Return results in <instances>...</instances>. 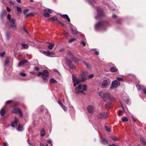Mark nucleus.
Wrapping results in <instances>:
<instances>
[{
  "mask_svg": "<svg viewBox=\"0 0 146 146\" xmlns=\"http://www.w3.org/2000/svg\"><path fill=\"white\" fill-rule=\"evenodd\" d=\"M23 126H21L20 125H19L18 128L17 130L19 131H22L23 130Z\"/></svg>",
  "mask_w": 146,
  "mask_h": 146,
  "instance_id": "nucleus-25",
  "label": "nucleus"
},
{
  "mask_svg": "<svg viewBox=\"0 0 146 146\" xmlns=\"http://www.w3.org/2000/svg\"><path fill=\"white\" fill-rule=\"evenodd\" d=\"M42 53L44 54H45L46 56L47 55V51H45L42 50Z\"/></svg>",
  "mask_w": 146,
  "mask_h": 146,
  "instance_id": "nucleus-57",
  "label": "nucleus"
},
{
  "mask_svg": "<svg viewBox=\"0 0 146 146\" xmlns=\"http://www.w3.org/2000/svg\"><path fill=\"white\" fill-rule=\"evenodd\" d=\"M93 50L95 54L96 55H98L99 54V52L97 51L95 49H94Z\"/></svg>",
  "mask_w": 146,
  "mask_h": 146,
  "instance_id": "nucleus-48",
  "label": "nucleus"
},
{
  "mask_svg": "<svg viewBox=\"0 0 146 146\" xmlns=\"http://www.w3.org/2000/svg\"><path fill=\"white\" fill-rule=\"evenodd\" d=\"M18 109H19L18 108L14 109L13 111V112L15 113H18V111L17 110Z\"/></svg>",
  "mask_w": 146,
  "mask_h": 146,
  "instance_id": "nucleus-44",
  "label": "nucleus"
},
{
  "mask_svg": "<svg viewBox=\"0 0 146 146\" xmlns=\"http://www.w3.org/2000/svg\"><path fill=\"white\" fill-rule=\"evenodd\" d=\"M50 82L51 83H56L57 82V81L56 80H55V79H54L53 78L50 79Z\"/></svg>",
  "mask_w": 146,
  "mask_h": 146,
  "instance_id": "nucleus-34",
  "label": "nucleus"
},
{
  "mask_svg": "<svg viewBox=\"0 0 146 146\" xmlns=\"http://www.w3.org/2000/svg\"><path fill=\"white\" fill-rule=\"evenodd\" d=\"M62 17L64 19L66 18L69 22H70V19L67 15H62Z\"/></svg>",
  "mask_w": 146,
  "mask_h": 146,
  "instance_id": "nucleus-22",
  "label": "nucleus"
},
{
  "mask_svg": "<svg viewBox=\"0 0 146 146\" xmlns=\"http://www.w3.org/2000/svg\"><path fill=\"white\" fill-rule=\"evenodd\" d=\"M99 96L103 98H105L110 100L111 98V95L107 93H104L102 91H100L98 93Z\"/></svg>",
  "mask_w": 146,
  "mask_h": 146,
  "instance_id": "nucleus-4",
  "label": "nucleus"
},
{
  "mask_svg": "<svg viewBox=\"0 0 146 146\" xmlns=\"http://www.w3.org/2000/svg\"><path fill=\"white\" fill-rule=\"evenodd\" d=\"M49 73L46 70H44L42 71V76L48 77V76Z\"/></svg>",
  "mask_w": 146,
  "mask_h": 146,
  "instance_id": "nucleus-14",
  "label": "nucleus"
},
{
  "mask_svg": "<svg viewBox=\"0 0 146 146\" xmlns=\"http://www.w3.org/2000/svg\"><path fill=\"white\" fill-rule=\"evenodd\" d=\"M5 113V110L4 109H2L0 111V114L2 116H3Z\"/></svg>",
  "mask_w": 146,
  "mask_h": 146,
  "instance_id": "nucleus-29",
  "label": "nucleus"
},
{
  "mask_svg": "<svg viewBox=\"0 0 146 146\" xmlns=\"http://www.w3.org/2000/svg\"><path fill=\"white\" fill-rule=\"evenodd\" d=\"M9 61L8 59H7L5 63V65H7L9 64Z\"/></svg>",
  "mask_w": 146,
  "mask_h": 146,
  "instance_id": "nucleus-50",
  "label": "nucleus"
},
{
  "mask_svg": "<svg viewBox=\"0 0 146 146\" xmlns=\"http://www.w3.org/2000/svg\"><path fill=\"white\" fill-rule=\"evenodd\" d=\"M120 82L117 80H114L112 83L110 88L111 89L115 88L120 86Z\"/></svg>",
  "mask_w": 146,
  "mask_h": 146,
  "instance_id": "nucleus-5",
  "label": "nucleus"
},
{
  "mask_svg": "<svg viewBox=\"0 0 146 146\" xmlns=\"http://www.w3.org/2000/svg\"><path fill=\"white\" fill-rule=\"evenodd\" d=\"M12 101V100H8V101H7L6 102V104H9L10 103H11V102Z\"/></svg>",
  "mask_w": 146,
  "mask_h": 146,
  "instance_id": "nucleus-54",
  "label": "nucleus"
},
{
  "mask_svg": "<svg viewBox=\"0 0 146 146\" xmlns=\"http://www.w3.org/2000/svg\"><path fill=\"white\" fill-rule=\"evenodd\" d=\"M110 71L112 72H116L117 69L114 67H112L110 69Z\"/></svg>",
  "mask_w": 146,
  "mask_h": 146,
  "instance_id": "nucleus-30",
  "label": "nucleus"
},
{
  "mask_svg": "<svg viewBox=\"0 0 146 146\" xmlns=\"http://www.w3.org/2000/svg\"><path fill=\"white\" fill-rule=\"evenodd\" d=\"M128 120V119L125 117H123L122 118V121L123 122L127 121Z\"/></svg>",
  "mask_w": 146,
  "mask_h": 146,
  "instance_id": "nucleus-37",
  "label": "nucleus"
},
{
  "mask_svg": "<svg viewBox=\"0 0 146 146\" xmlns=\"http://www.w3.org/2000/svg\"><path fill=\"white\" fill-rule=\"evenodd\" d=\"M6 9H7V11L8 12H10L11 11V9L9 7H6Z\"/></svg>",
  "mask_w": 146,
  "mask_h": 146,
  "instance_id": "nucleus-60",
  "label": "nucleus"
},
{
  "mask_svg": "<svg viewBox=\"0 0 146 146\" xmlns=\"http://www.w3.org/2000/svg\"><path fill=\"white\" fill-rule=\"evenodd\" d=\"M54 54V53L52 52L49 51H47V53L46 56L50 57H52L53 56Z\"/></svg>",
  "mask_w": 146,
  "mask_h": 146,
  "instance_id": "nucleus-19",
  "label": "nucleus"
},
{
  "mask_svg": "<svg viewBox=\"0 0 146 146\" xmlns=\"http://www.w3.org/2000/svg\"><path fill=\"white\" fill-rule=\"evenodd\" d=\"M87 110L89 113H93L94 112L95 108L93 106L89 105L87 107Z\"/></svg>",
  "mask_w": 146,
  "mask_h": 146,
  "instance_id": "nucleus-10",
  "label": "nucleus"
},
{
  "mask_svg": "<svg viewBox=\"0 0 146 146\" xmlns=\"http://www.w3.org/2000/svg\"><path fill=\"white\" fill-rule=\"evenodd\" d=\"M69 54L72 60L75 63H76L78 62V60L76 58L74 57L73 55H72V53L71 52H69Z\"/></svg>",
  "mask_w": 146,
  "mask_h": 146,
  "instance_id": "nucleus-13",
  "label": "nucleus"
},
{
  "mask_svg": "<svg viewBox=\"0 0 146 146\" xmlns=\"http://www.w3.org/2000/svg\"><path fill=\"white\" fill-rule=\"evenodd\" d=\"M58 22L60 24H61L63 26H64V23H62V22L61 21H58Z\"/></svg>",
  "mask_w": 146,
  "mask_h": 146,
  "instance_id": "nucleus-63",
  "label": "nucleus"
},
{
  "mask_svg": "<svg viewBox=\"0 0 146 146\" xmlns=\"http://www.w3.org/2000/svg\"><path fill=\"white\" fill-rule=\"evenodd\" d=\"M142 90L143 91V92L146 94V88H142Z\"/></svg>",
  "mask_w": 146,
  "mask_h": 146,
  "instance_id": "nucleus-59",
  "label": "nucleus"
},
{
  "mask_svg": "<svg viewBox=\"0 0 146 146\" xmlns=\"http://www.w3.org/2000/svg\"><path fill=\"white\" fill-rule=\"evenodd\" d=\"M61 107L65 111H67V107L63 105Z\"/></svg>",
  "mask_w": 146,
  "mask_h": 146,
  "instance_id": "nucleus-41",
  "label": "nucleus"
},
{
  "mask_svg": "<svg viewBox=\"0 0 146 146\" xmlns=\"http://www.w3.org/2000/svg\"><path fill=\"white\" fill-rule=\"evenodd\" d=\"M21 45L25 48H27L28 47V45L26 44H22Z\"/></svg>",
  "mask_w": 146,
  "mask_h": 146,
  "instance_id": "nucleus-36",
  "label": "nucleus"
},
{
  "mask_svg": "<svg viewBox=\"0 0 146 146\" xmlns=\"http://www.w3.org/2000/svg\"><path fill=\"white\" fill-rule=\"evenodd\" d=\"M117 80L119 81L123 82V78L120 77H118L117 78Z\"/></svg>",
  "mask_w": 146,
  "mask_h": 146,
  "instance_id": "nucleus-45",
  "label": "nucleus"
},
{
  "mask_svg": "<svg viewBox=\"0 0 146 146\" xmlns=\"http://www.w3.org/2000/svg\"><path fill=\"white\" fill-rule=\"evenodd\" d=\"M87 86L86 85H83V90L85 91H86L87 90Z\"/></svg>",
  "mask_w": 146,
  "mask_h": 146,
  "instance_id": "nucleus-43",
  "label": "nucleus"
},
{
  "mask_svg": "<svg viewBox=\"0 0 146 146\" xmlns=\"http://www.w3.org/2000/svg\"><path fill=\"white\" fill-rule=\"evenodd\" d=\"M85 76H84L82 78V79L80 80L79 78L76 79V77L74 75H72V79L73 83H74V86H75L76 84H79L81 82H83L85 80Z\"/></svg>",
  "mask_w": 146,
  "mask_h": 146,
  "instance_id": "nucleus-3",
  "label": "nucleus"
},
{
  "mask_svg": "<svg viewBox=\"0 0 146 146\" xmlns=\"http://www.w3.org/2000/svg\"><path fill=\"white\" fill-rule=\"evenodd\" d=\"M97 16L95 17L96 19H97L100 17L103 16L104 15V13L102 10L100 8H97Z\"/></svg>",
  "mask_w": 146,
  "mask_h": 146,
  "instance_id": "nucleus-6",
  "label": "nucleus"
},
{
  "mask_svg": "<svg viewBox=\"0 0 146 146\" xmlns=\"http://www.w3.org/2000/svg\"><path fill=\"white\" fill-rule=\"evenodd\" d=\"M20 74L21 75L25 77L26 76V74L24 72H21Z\"/></svg>",
  "mask_w": 146,
  "mask_h": 146,
  "instance_id": "nucleus-46",
  "label": "nucleus"
},
{
  "mask_svg": "<svg viewBox=\"0 0 146 146\" xmlns=\"http://www.w3.org/2000/svg\"><path fill=\"white\" fill-rule=\"evenodd\" d=\"M49 20L52 21H54V20L57 21V19L56 17H54L50 18Z\"/></svg>",
  "mask_w": 146,
  "mask_h": 146,
  "instance_id": "nucleus-35",
  "label": "nucleus"
},
{
  "mask_svg": "<svg viewBox=\"0 0 146 146\" xmlns=\"http://www.w3.org/2000/svg\"><path fill=\"white\" fill-rule=\"evenodd\" d=\"M7 19L9 20V27L14 28L16 30V20L13 18H11V15L9 14L7 15Z\"/></svg>",
  "mask_w": 146,
  "mask_h": 146,
  "instance_id": "nucleus-1",
  "label": "nucleus"
},
{
  "mask_svg": "<svg viewBox=\"0 0 146 146\" xmlns=\"http://www.w3.org/2000/svg\"><path fill=\"white\" fill-rule=\"evenodd\" d=\"M45 131L43 129H42L41 131L40 135L41 136H42L44 135H45Z\"/></svg>",
  "mask_w": 146,
  "mask_h": 146,
  "instance_id": "nucleus-28",
  "label": "nucleus"
},
{
  "mask_svg": "<svg viewBox=\"0 0 146 146\" xmlns=\"http://www.w3.org/2000/svg\"><path fill=\"white\" fill-rule=\"evenodd\" d=\"M47 77H44L43 76H42V79L43 82L44 83H46L48 82V79L47 78Z\"/></svg>",
  "mask_w": 146,
  "mask_h": 146,
  "instance_id": "nucleus-23",
  "label": "nucleus"
},
{
  "mask_svg": "<svg viewBox=\"0 0 146 146\" xmlns=\"http://www.w3.org/2000/svg\"><path fill=\"white\" fill-rule=\"evenodd\" d=\"M101 143L104 145H106L108 144L107 141L104 138H101Z\"/></svg>",
  "mask_w": 146,
  "mask_h": 146,
  "instance_id": "nucleus-17",
  "label": "nucleus"
},
{
  "mask_svg": "<svg viewBox=\"0 0 146 146\" xmlns=\"http://www.w3.org/2000/svg\"><path fill=\"white\" fill-rule=\"evenodd\" d=\"M108 25V23L103 22H99L95 25V28L96 30L98 31L100 29L105 27Z\"/></svg>",
  "mask_w": 146,
  "mask_h": 146,
  "instance_id": "nucleus-2",
  "label": "nucleus"
},
{
  "mask_svg": "<svg viewBox=\"0 0 146 146\" xmlns=\"http://www.w3.org/2000/svg\"><path fill=\"white\" fill-rule=\"evenodd\" d=\"M111 106V103L110 102H107L105 105V108L106 109H109Z\"/></svg>",
  "mask_w": 146,
  "mask_h": 146,
  "instance_id": "nucleus-20",
  "label": "nucleus"
},
{
  "mask_svg": "<svg viewBox=\"0 0 146 146\" xmlns=\"http://www.w3.org/2000/svg\"><path fill=\"white\" fill-rule=\"evenodd\" d=\"M17 12L19 13H21L22 12L21 8V7H17Z\"/></svg>",
  "mask_w": 146,
  "mask_h": 146,
  "instance_id": "nucleus-40",
  "label": "nucleus"
},
{
  "mask_svg": "<svg viewBox=\"0 0 146 146\" xmlns=\"http://www.w3.org/2000/svg\"><path fill=\"white\" fill-rule=\"evenodd\" d=\"M95 3V1L93 0L92 2L89 1V3L92 6H94L93 4Z\"/></svg>",
  "mask_w": 146,
  "mask_h": 146,
  "instance_id": "nucleus-42",
  "label": "nucleus"
},
{
  "mask_svg": "<svg viewBox=\"0 0 146 146\" xmlns=\"http://www.w3.org/2000/svg\"><path fill=\"white\" fill-rule=\"evenodd\" d=\"M108 85V82L107 80H104L102 83V88H105Z\"/></svg>",
  "mask_w": 146,
  "mask_h": 146,
  "instance_id": "nucleus-15",
  "label": "nucleus"
},
{
  "mask_svg": "<svg viewBox=\"0 0 146 146\" xmlns=\"http://www.w3.org/2000/svg\"><path fill=\"white\" fill-rule=\"evenodd\" d=\"M140 141L141 143L143 145H145L146 144L145 141L144 139L143 138H141Z\"/></svg>",
  "mask_w": 146,
  "mask_h": 146,
  "instance_id": "nucleus-27",
  "label": "nucleus"
},
{
  "mask_svg": "<svg viewBox=\"0 0 146 146\" xmlns=\"http://www.w3.org/2000/svg\"><path fill=\"white\" fill-rule=\"evenodd\" d=\"M8 145L7 143L4 142L3 143V146H7Z\"/></svg>",
  "mask_w": 146,
  "mask_h": 146,
  "instance_id": "nucleus-61",
  "label": "nucleus"
},
{
  "mask_svg": "<svg viewBox=\"0 0 146 146\" xmlns=\"http://www.w3.org/2000/svg\"><path fill=\"white\" fill-rule=\"evenodd\" d=\"M42 53L44 54H45L46 56L47 55V51H45L42 50Z\"/></svg>",
  "mask_w": 146,
  "mask_h": 146,
  "instance_id": "nucleus-58",
  "label": "nucleus"
},
{
  "mask_svg": "<svg viewBox=\"0 0 146 146\" xmlns=\"http://www.w3.org/2000/svg\"><path fill=\"white\" fill-rule=\"evenodd\" d=\"M67 65L71 68H75V66H74L72 62L70 60H68L67 62Z\"/></svg>",
  "mask_w": 146,
  "mask_h": 146,
  "instance_id": "nucleus-12",
  "label": "nucleus"
},
{
  "mask_svg": "<svg viewBox=\"0 0 146 146\" xmlns=\"http://www.w3.org/2000/svg\"><path fill=\"white\" fill-rule=\"evenodd\" d=\"M87 73V72L86 71H85L83 72L82 73V74H80V76L81 78V79H82V78L83 77V76H85V79L86 77V74Z\"/></svg>",
  "mask_w": 146,
  "mask_h": 146,
  "instance_id": "nucleus-24",
  "label": "nucleus"
},
{
  "mask_svg": "<svg viewBox=\"0 0 146 146\" xmlns=\"http://www.w3.org/2000/svg\"><path fill=\"white\" fill-rule=\"evenodd\" d=\"M43 11L44 12V16L47 17H50V14L48 13H52V10L49 9H44Z\"/></svg>",
  "mask_w": 146,
  "mask_h": 146,
  "instance_id": "nucleus-8",
  "label": "nucleus"
},
{
  "mask_svg": "<svg viewBox=\"0 0 146 146\" xmlns=\"http://www.w3.org/2000/svg\"><path fill=\"white\" fill-rule=\"evenodd\" d=\"M34 14L32 13H29L26 15V16L27 17H29L31 16H34Z\"/></svg>",
  "mask_w": 146,
  "mask_h": 146,
  "instance_id": "nucleus-33",
  "label": "nucleus"
},
{
  "mask_svg": "<svg viewBox=\"0 0 146 146\" xmlns=\"http://www.w3.org/2000/svg\"><path fill=\"white\" fill-rule=\"evenodd\" d=\"M29 11V10L28 9H26L24 11V14L25 15Z\"/></svg>",
  "mask_w": 146,
  "mask_h": 146,
  "instance_id": "nucleus-52",
  "label": "nucleus"
},
{
  "mask_svg": "<svg viewBox=\"0 0 146 146\" xmlns=\"http://www.w3.org/2000/svg\"><path fill=\"white\" fill-rule=\"evenodd\" d=\"M136 87H137V88L138 90H139L141 89V86L139 85H137L136 86Z\"/></svg>",
  "mask_w": 146,
  "mask_h": 146,
  "instance_id": "nucleus-53",
  "label": "nucleus"
},
{
  "mask_svg": "<svg viewBox=\"0 0 146 146\" xmlns=\"http://www.w3.org/2000/svg\"><path fill=\"white\" fill-rule=\"evenodd\" d=\"M76 40V39L72 38V39L70 40L69 41V43H71Z\"/></svg>",
  "mask_w": 146,
  "mask_h": 146,
  "instance_id": "nucleus-47",
  "label": "nucleus"
},
{
  "mask_svg": "<svg viewBox=\"0 0 146 146\" xmlns=\"http://www.w3.org/2000/svg\"><path fill=\"white\" fill-rule=\"evenodd\" d=\"M41 75H42V72H39L37 74V76H40Z\"/></svg>",
  "mask_w": 146,
  "mask_h": 146,
  "instance_id": "nucleus-55",
  "label": "nucleus"
},
{
  "mask_svg": "<svg viewBox=\"0 0 146 146\" xmlns=\"http://www.w3.org/2000/svg\"><path fill=\"white\" fill-rule=\"evenodd\" d=\"M110 137L113 141H118L119 139L117 137H113L111 136V137Z\"/></svg>",
  "mask_w": 146,
  "mask_h": 146,
  "instance_id": "nucleus-31",
  "label": "nucleus"
},
{
  "mask_svg": "<svg viewBox=\"0 0 146 146\" xmlns=\"http://www.w3.org/2000/svg\"><path fill=\"white\" fill-rule=\"evenodd\" d=\"M35 69L36 71H39V68L38 67H36L35 68Z\"/></svg>",
  "mask_w": 146,
  "mask_h": 146,
  "instance_id": "nucleus-62",
  "label": "nucleus"
},
{
  "mask_svg": "<svg viewBox=\"0 0 146 146\" xmlns=\"http://www.w3.org/2000/svg\"><path fill=\"white\" fill-rule=\"evenodd\" d=\"M5 54V52H4L3 53H1L0 54V56L1 57H3L4 56Z\"/></svg>",
  "mask_w": 146,
  "mask_h": 146,
  "instance_id": "nucleus-51",
  "label": "nucleus"
},
{
  "mask_svg": "<svg viewBox=\"0 0 146 146\" xmlns=\"http://www.w3.org/2000/svg\"><path fill=\"white\" fill-rule=\"evenodd\" d=\"M6 11L5 9L2 10L1 15V17L2 19L4 16L6 15Z\"/></svg>",
  "mask_w": 146,
  "mask_h": 146,
  "instance_id": "nucleus-18",
  "label": "nucleus"
},
{
  "mask_svg": "<svg viewBox=\"0 0 146 146\" xmlns=\"http://www.w3.org/2000/svg\"><path fill=\"white\" fill-rule=\"evenodd\" d=\"M71 31L72 32V34L73 35H75L78 33V32L76 30H74L73 29H71Z\"/></svg>",
  "mask_w": 146,
  "mask_h": 146,
  "instance_id": "nucleus-26",
  "label": "nucleus"
},
{
  "mask_svg": "<svg viewBox=\"0 0 146 146\" xmlns=\"http://www.w3.org/2000/svg\"><path fill=\"white\" fill-rule=\"evenodd\" d=\"M48 145L47 144H46L45 145H43L42 143H40V146H48Z\"/></svg>",
  "mask_w": 146,
  "mask_h": 146,
  "instance_id": "nucleus-64",
  "label": "nucleus"
},
{
  "mask_svg": "<svg viewBox=\"0 0 146 146\" xmlns=\"http://www.w3.org/2000/svg\"><path fill=\"white\" fill-rule=\"evenodd\" d=\"M17 110L18 111V113H19V115L21 117H22L23 116V114L21 110L20 109H18Z\"/></svg>",
  "mask_w": 146,
  "mask_h": 146,
  "instance_id": "nucleus-32",
  "label": "nucleus"
},
{
  "mask_svg": "<svg viewBox=\"0 0 146 146\" xmlns=\"http://www.w3.org/2000/svg\"><path fill=\"white\" fill-rule=\"evenodd\" d=\"M105 128L106 130L110 132L111 131L110 128L107 126H105Z\"/></svg>",
  "mask_w": 146,
  "mask_h": 146,
  "instance_id": "nucleus-38",
  "label": "nucleus"
},
{
  "mask_svg": "<svg viewBox=\"0 0 146 146\" xmlns=\"http://www.w3.org/2000/svg\"><path fill=\"white\" fill-rule=\"evenodd\" d=\"M83 63L88 68H91V67L90 66V65L87 63H86V62L84 61L83 62Z\"/></svg>",
  "mask_w": 146,
  "mask_h": 146,
  "instance_id": "nucleus-39",
  "label": "nucleus"
},
{
  "mask_svg": "<svg viewBox=\"0 0 146 146\" xmlns=\"http://www.w3.org/2000/svg\"><path fill=\"white\" fill-rule=\"evenodd\" d=\"M82 86L81 84H80L77 88H75L76 93L77 94H85L83 90H82Z\"/></svg>",
  "mask_w": 146,
  "mask_h": 146,
  "instance_id": "nucleus-7",
  "label": "nucleus"
},
{
  "mask_svg": "<svg viewBox=\"0 0 146 146\" xmlns=\"http://www.w3.org/2000/svg\"><path fill=\"white\" fill-rule=\"evenodd\" d=\"M64 33L65 35V36H66L67 37H68L69 36V34L67 32L65 31L64 32Z\"/></svg>",
  "mask_w": 146,
  "mask_h": 146,
  "instance_id": "nucleus-56",
  "label": "nucleus"
},
{
  "mask_svg": "<svg viewBox=\"0 0 146 146\" xmlns=\"http://www.w3.org/2000/svg\"><path fill=\"white\" fill-rule=\"evenodd\" d=\"M27 62V60H24L21 61V62H19L18 66L19 67L21 66H23L25 64V63Z\"/></svg>",
  "mask_w": 146,
  "mask_h": 146,
  "instance_id": "nucleus-16",
  "label": "nucleus"
},
{
  "mask_svg": "<svg viewBox=\"0 0 146 146\" xmlns=\"http://www.w3.org/2000/svg\"><path fill=\"white\" fill-rule=\"evenodd\" d=\"M47 43L49 44L48 47L49 49H52L54 46V44L50 42H47Z\"/></svg>",
  "mask_w": 146,
  "mask_h": 146,
  "instance_id": "nucleus-21",
  "label": "nucleus"
},
{
  "mask_svg": "<svg viewBox=\"0 0 146 146\" xmlns=\"http://www.w3.org/2000/svg\"><path fill=\"white\" fill-rule=\"evenodd\" d=\"M108 116V113L106 112H103L99 113L98 115V117L99 118L105 119Z\"/></svg>",
  "mask_w": 146,
  "mask_h": 146,
  "instance_id": "nucleus-9",
  "label": "nucleus"
},
{
  "mask_svg": "<svg viewBox=\"0 0 146 146\" xmlns=\"http://www.w3.org/2000/svg\"><path fill=\"white\" fill-rule=\"evenodd\" d=\"M19 122V120L16 117H15V120L12 123L11 126L13 127H16L17 123Z\"/></svg>",
  "mask_w": 146,
  "mask_h": 146,
  "instance_id": "nucleus-11",
  "label": "nucleus"
},
{
  "mask_svg": "<svg viewBox=\"0 0 146 146\" xmlns=\"http://www.w3.org/2000/svg\"><path fill=\"white\" fill-rule=\"evenodd\" d=\"M94 75L93 74H90L88 77V78L89 79H91L93 77Z\"/></svg>",
  "mask_w": 146,
  "mask_h": 146,
  "instance_id": "nucleus-49",
  "label": "nucleus"
}]
</instances>
